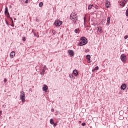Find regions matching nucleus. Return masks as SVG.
<instances>
[{"instance_id": "11", "label": "nucleus", "mask_w": 128, "mask_h": 128, "mask_svg": "<svg viewBox=\"0 0 128 128\" xmlns=\"http://www.w3.org/2000/svg\"><path fill=\"white\" fill-rule=\"evenodd\" d=\"M126 84H122V87H121V89L122 90H126Z\"/></svg>"}, {"instance_id": "21", "label": "nucleus", "mask_w": 128, "mask_h": 128, "mask_svg": "<svg viewBox=\"0 0 128 128\" xmlns=\"http://www.w3.org/2000/svg\"><path fill=\"white\" fill-rule=\"evenodd\" d=\"M98 69H99L98 67L97 66V67H96V68H94V70L92 71H93V72H94V71H96V70H98Z\"/></svg>"}, {"instance_id": "17", "label": "nucleus", "mask_w": 128, "mask_h": 128, "mask_svg": "<svg viewBox=\"0 0 128 128\" xmlns=\"http://www.w3.org/2000/svg\"><path fill=\"white\" fill-rule=\"evenodd\" d=\"M92 6H94L93 5H90V6H88V9L89 10H92Z\"/></svg>"}, {"instance_id": "1", "label": "nucleus", "mask_w": 128, "mask_h": 128, "mask_svg": "<svg viewBox=\"0 0 128 128\" xmlns=\"http://www.w3.org/2000/svg\"><path fill=\"white\" fill-rule=\"evenodd\" d=\"M78 14L75 12H72L70 16V20L72 21L74 24H76L78 22Z\"/></svg>"}, {"instance_id": "28", "label": "nucleus", "mask_w": 128, "mask_h": 128, "mask_svg": "<svg viewBox=\"0 0 128 128\" xmlns=\"http://www.w3.org/2000/svg\"><path fill=\"white\" fill-rule=\"evenodd\" d=\"M128 38V36H125L124 39L127 40Z\"/></svg>"}, {"instance_id": "33", "label": "nucleus", "mask_w": 128, "mask_h": 128, "mask_svg": "<svg viewBox=\"0 0 128 128\" xmlns=\"http://www.w3.org/2000/svg\"><path fill=\"white\" fill-rule=\"evenodd\" d=\"M52 112H54V109L52 110Z\"/></svg>"}, {"instance_id": "16", "label": "nucleus", "mask_w": 128, "mask_h": 128, "mask_svg": "<svg viewBox=\"0 0 128 128\" xmlns=\"http://www.w3.org/2000/svg\"><path fill=\"white\" fill-rule=\"evenodd\" d=\"M50 124H52V125L54 124V120H52V119L50 120Z\"/></svg>"}, {"instance_id": "14", "label": "nucleus", "mask_w": 128, "mask_h": 128, "mask_svg": "<svg viewBox=\"0 0 128 128\" xmlns=\"http://www.w3.org/2000/svg\"><path fill=\"white\" fill-rule=\"evenodd\" d=\"M74 74L76 76H78V70H74Z\"/></svg>"}, {"instance_id": "37", "label": "nucleus", "mask_w": 128, "mask_h": 128, "mask_svg": "<svg viewBox=\"0 0 128 128\" xmlns=\"http://www.w3.org/2000/svg\"><path fill=\"white\" fill-rule=\"evenodd\" d=\"M128 90V89H127Z\"/></svg>"}, {"instance_id": "13", "label": "nucleus", "mask_w": 128, "mask_h": 128, "mask_svg": "<svg viewBox=\"0 0 128 128\" xmlns=\"http://www.w3.org/2000/svg\"><path fill=\"white\" fill-rule=\"evenodd\" d=\"M110 18L108 17V18L107 25L108 26H110Z\"/></svg>"}, {"instance_id": "23", "label": "nucleus", "mask_w": 128, "mask_h": 128, "mask_svg": "<svg viewBox=\"0 0 128 128\" xmlns=\"http://www.w3.org/2000/svg\"><path fill=\"white\" fill-rule=\"evenodd\" d=\"M45 72H46V70H42V72L41 73V74H42V75H44Z\"/></svg>"}, {"instance_id": "2", "label": "nucleus", "mask_w": 128, "mask_h": 128, "mask_svg": "<svg viewBox=\"0 0 128 128\" xmlns=\"http://www.w3.org/2000/svg\"><path fill=\"white\" fill-rule=\"evenodd\" d=\"M80 40L82 41L80 44L79 46H86L88 44V40L86 38L83 37L80 38Z\"/></svg>"}, {"instance_id": "18", "label": "nucleus", "mask_w": 128, "mask_h": 128, "mask_svg": "<svg viewBox=\"0 0 128 128\" xmlns=\"http://www.w3.org/2000/svg\"><path fill=\"white\" fill-rule=\"evenodd\" d=\"M43 6H44V3H43V2H40V4H39V6H40V8H42Z\"/></svg>"}, {"instance_id": "26", "label": "nucleus", "mask_w": 128, "mask_h": 128, "mask_svg": "<svg viewBox=\"0 0 128 128\" xmlns=\"http://www.w3.org/2000/svg\"><path fill=\"white\" fill-rule=\"evenodd\" d=\"M46 69H47L46 66H44V70H46Z\"/></svg>"}, {"instance_id": "6", "label": "nucleus", "mask_w": 128, "mask_h": 128, "mask_svg": "<svg viewBox=\"0 0 128 128\" xmlns=\"http://www.w3.org/2000/svg\"><path fill=\"white\" fill-rule=\"evenodd\" d=\"M48 87L46 85H44L43 88V91L48 92Z\"/></svg>"}, {"instance_id": "32", "label": "nucleus", "mask_w": 128, "mask_h": 128, "mask_svg": "<svg viewBox=\"0 0 128 128\" xmlns=\"http://www.w3.org/2000/svg\"><path fill=\"white\" fill-rule=\"evenodd\" d=\"M28 0H26V2H25V4H28Z\"/></svg>"}, {"instance_id": "27", "label": "nucleus", "mask_w": 128, "mask_h": 128, "mask_svg": "<svg viewBox=\"0 0 128 128\" xmlns=\"http://www.w3.org/2000/svg\"><path fill=\"white\" fill-rule=\"evenodd\" d=\"M86 123H83V124H82V126H86Z\"/></svg>"}, {"instance_id": "31", "label": "nucleus", "mask_w": 128, "mask_h": 128, "mask_svg": "<svg viewBox=\"0 0 128 128\" xmlns=\"http://www.w3.org/2000/svg\"><path fill=\"white\" fill-rule=\"evenodd\" d=\"M54 124V127L58 125V124Z\"/></svg>"}, {"instance_id": "30", "label": "nucleus", "mask_w": 128, "mask_h": 128, "mask_svg": "<svg viewBox=\"0 0 128 128\" xmlns=\"http://www.w3.org/2000/svg\"><path fill=\"white\" fill-rule=\"evenodd\" d=\"M88 63L90 64L92 62H90V60H88Z\"/></svg>"}, {"instance_id": "34", "label": "nucleus", "mask_w": 128, "mask_h": 128, "mask_svg": "<svg viewBox=\"0 0 128 128\" xmlns=\"http://www.w3.org/2000/svg\"><path fill=\"white\" fill-rule=\"evenodd\" d=\"M2 114V111L0 112V114Z\"/></svg>"}, {"instance_id": "19", "label": "nucleus", "mask_w": 128, "mask_h": 128, "mask_svg": "<svg viewBox=\"0 0 128 128\" xmlns=\"http://www.w3.org/2000/svg\"><path fill=\"white\" fill-rule=\"evenodd\" d=\"M86 59H88V60H90V58H91L90 56V55L87 56L86 57Z\"/></svg>"}, {"instance_id": "4", "label": "nucleus", "mask_w": 128, "mask_h": 128, "mask_svg": "<svg viewBox=\"0 0 128 128\" xmlns=\"http://www.w3.org/2000/svg\"><path fill=\"white\" fill-rule=\"evenodd\" d=\"M62 24L63 22L58 20H57L54 23V24L56 26H60Z\"/></svg>"}, {"instance_id": "25", "label": "nucleus", "mask_w": 128, "mask_h": 128, "mask_svg": "<svg viewBox=\"0 0 128 128\" xmlns=\"http://www.w3.org/2000/svg\"><path fill=\"white\" fill-rule=\"evenodd\" d=\"M126 16L128 17V8L126 12Z\"/></svg>"}, {"instance_id": "3", "label": "nucleus", "mask_w": 128, "mask_h": 128, "mask_svg": "<svg viewBox=\"0 0 128 128\" xmlns=\"http://www.w3.org/2000/svg\"><path fill=\"white\" fill-rule=\"evenodd\" d=\"M20 100H22L23 104L26 102V96L24 92H22L20 93Z\"/></svg>"}, {"instance_id": "8", "label": "nucleus", "mask_w": 128, "mask_h": 128, "mask_svg": "<svg viewBox=\"0 0 128 128\" xmlns=\"http://www.w3.org/2000/svg\"><path fill=\"white\" fill-rule=\"evenodd\" d=\"M5 14H6V15H8V18H10V13H9V12H8V8H6Z\"/></svg>"}, {"instance_id": "36", "label": "nucleus", "mask_w": 128, "mask_h": 128, "mask_svg": "<svg viewBox=\"0 0 128 128\" xmlns=\"http://www.w3.org/2000/svg\"><path fill=\"white\" fill-rule=\"evenodd\" d=\"M16 20V19H14V20Z\"/></svg>"}, {"instance_id": "24", "label": "nucleus", "mask_w": 128, "mask_h": 128, "mask_svg": "<svg viewBox=\"0 0 128 128\" xmlns=\"http://www.w3.org/2000/svg\"><path fill=\"white\" fill-rule=\"evenodd\" d=\"M22 40H23L24 42H26V38L24 37V38H22Z\"/></svg>"}, {"instance_id": "12", "label": "nucleus", "mask_w": 128, "mask_h": 128, "mask_svg": "<svg viewBox=\"0 0 128 128\" xmlns=\"http://www.w3.org/2000/svg\"><path fill=\"white\" fill-rule=\"evenodd\" d=\"M106 8H108L110 7V2H107L106 3Z\"/></svg>"}, {"instance_id": "35", "label": "nucleus", "mask_w": 128, "mask_h": 128, "mask_svg": "<svg viewBox=\"0 0 128 128\" xmlns=\"http://www.w3.org/2000/svg\"><path fill=\"white\" fill-rule=\"evenodd\" d=\"M80 122V123H82V122H81V121H80V122Z\"/></svg>"}, {"instance_id": "29", "label": "nucleus", "mask_w": 128, "mask_h": 128, "mask_svg": "<svg viewBox=\"0 0 128 128\" xmlns=\"http://www.w3.org/2000/svg\"><path fill=\"white\" fill-rule=\"evenodd\" d=\"M7 81H8V80L6 79H5L4 80V82L6 83Z\"/></svg>"}, {"instance_id": "22", "label": "nucleus", "mask_w": 128, "mask_h": 128, "mask_svg": "<svg viewBox=\"0 0 128 128\" xmlns=\"http://www.w3.org/2000/svg\"><path fill=\"white\" fill-rule=\"evenodd\" d=\"M79 31H80V29L76 30H75V32H76V34H78Z\"/></svg>"}, {"instance_id": "7", "label": "nucleus", "mask_w": 128, "mask_h": 128, "mask_svg": "<svg viewBox=\"0 0 128 128\" xmlns=\"http://www.w3.org/2000/svg\"><path fill=\"white\" fill-rule=\"evenodd\" d=\"M126 0L124 1H122L120 3V5L121 6H122V8L124 7V6H126Z\"/></svg>"}, {"instance_id": "20", "label": "nucleus", "mask_w": 128, "mask_h": 128, "mask_svg": "<svg viewBox=\"0 0 128 128\" xmlns=\"http://www.w3.org/2000/svg\"><path fill=\"white\" fill-rule=\"evenodd\" d=\"M96 30H98V32H99L100 33H101L102 32V30L100 28H96Z\"/></svg>"}, {"instance_id": "15", "label": "nucleus", "mask_w": 128, "mask_h": 128, "mask_svg": "<svg viewBox=\"0 0 128 128\" xmlns=\"http://www.w3.org/2000/svg\"><path fill=\"white\" fill-rule=\"evenodd\" d=\"M70 78L73 79V80H75L76 79L75 77L72 74H70Z\"/></svg>"}, {"instance_id": "5", "label": "nucleus", "mask_w": 128, "mask_h": 128, "mask_svg": "<svg viewBox=\"0 0 128 128\" xmlns=\"http://www.w3.org/2000/svg\"><path fill=\"white\" fill-rule=\"evenodd\" d=\"M121 60L123 62H126L127 60L126 56L124 54L122 55Z\"/></svg>"}, {"instance_id": "9", "label": "nucleus", "mask_w": 128, "mask_h": 128, "mask_svg": "<svg viewBox=\"0 0 128 128\" xmlns=\"http://www.w3.org/2000/svg\"><path fill=\"white\" fill-rule=\"evenodd\" d=\"M16 52H12L10 54V56L11 58H14L15 56H16Z\"/></svg>"}, {"instance_id": "10", "label": "nucleus", "mask_w": 128, "mask_h": 128, "mask_svg": "<svg viewBox=\"0 0 128 128\" xmlns=\"http://www.w3.org/2000/svg\"><path fill=\"white\" fill-rule=\"evenodd\" d=\"M68 52L71 56H74V52L73 50H68Z\"/></svg>"}]
</instances>
